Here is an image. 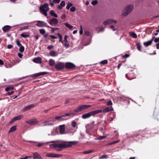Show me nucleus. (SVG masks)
<instances>
[{"instance_id": "obj_22", "label": "nucleus", "mask_w": 159, "mask_h": 159, "mask_svg": "<svg viewBox=\"0 0 159 159\" xmlns=\"http://www.w3.org/2000/svg\"><path fill=\"white\" fill-rule=\"evenodd\" d=\"M34 159H42L41 156L36 152L33 154Z\"/></svg>"}, {"instance_id": "obj_17", "label": "nucleus", "mask_w": 159, "mask_h": 159, "mask_svg": "<svg viewBox=\"0 0 159 159\" xmlns=\"http://www.w3.org/2000/svg\"><path fill=\"white\" fill-rule=\"evenodd\" d=\"M26 123L30 125H32L38 123V121L37 119H34L32 120H29L27 121Z\"/></svg>"}, {"instance_id": "obj_39", "label": "nucleus", "mask_w": 159, "mask_h": 159, "mask_svg": "<svg viewBox=\"0 0 159 159\" xmlns=\"http://www.w3.org/2000/svg\"><path fill=\"white\" fill-rule=\"evenodd\" d=\"M40 33L42 34H44L45 33V30L44 29H40L39 30Z\"/></svg>"}, {"instance_id": "obj_8", "label": "nucleus", "mask_w": 159, "mask_h": 159, "mask_svg": "<svg viewBox=\"0 0 159 159\" xmlns=\"http://www.w3.org/2000/svg\"><path fill=\"white\" fill-rule=\"evenodd\" d=\"M37 23L36 24V25L39 27H48L47 24L43 21L40 20H38L37 21Z\"/></svg>"}, {"instance_id": "obj_47", "label": "nucleus", "mask_w": 159, "mask_h": 159, "mask_svg": "<svg viewBox=\"0 0 159 159\" xmlns=\"http://www.w3.org/2000/svg\"><path fill=\"white\" fill-rule=\"evenodd\" d=\"M29 28V27L28 26H24V27H22L20 29V30H25V29H28Z\"/></svg>"}, {"instance_id": "obj_29", "label": "nucleus", "mask_w": 159, "mask_h": 159, "mask_svg": "<svg viewBox=\"0 0 159 159\" xmlns=\"http://www.w3.org/2000/svg\"><path fill=\"white\" fill-rule=\"evenodd\" d=\"M16 129V126H12L10 129V130L9 131V132H13Z\"/></svg>"}, {"instance_id": "obj_58", "label": "nucleus", "mask_w": 159, "mask_h": 159, "mask_svg": "<svg viewBox=\"0 0 159 159\" xmlns=\"http://www.w3.org/2000/svg\"><path fill=\"white\" fill-rule=\"evenodd\" d=\"M18 57L20 58H22L23 57V55L20 53H18Z\"/></svg>"}, {"instance_id": "obj_23", "label": "nucleus", "mask_w": 159, "mask_h": 159, "mask_svg": "<svg viewBox=\"0 0 159 159\" xmlns=\"http://www.w3.org/2000/svg\"><path fill=\"white\" fill-rule=\"evenodd\" d=\"M11 28V26L9 25H6L2 28V30L4 32H7Z\"/></svg>"}, {"instance_id": "obj_52", "label": "nucleus", "mask_w": 159, "mask_h": 159, "mask_svg": "<svg viewBox=\"0 0 159 159\" xmlns=\"http://www.w3.org/2000/svg\"><path fill=\"white\" fill-rule=\"evenodd\" d=\"M110 28L112 29H113V31H114L116 30V28L114 27V26L113 25H111L110 26Z\"/></svg>"}, {"instance_id": "obj_2", "label": "nucleus", "mask_w": 159, "mask_h": 159, "mask_svg": "<svg viewBox=\"0 0 159 159\" xmlns=\"http://www.w3.org/2000/svg\"><path fill=\"white\" fill-rule=\"evenodd\" d=\"M90 105H82L77 107L74 110V111L76 113L81 112L83 111L86 110L91 107Z\"/></svg>"}, {"instance_id": "obj_26", "label": "nucleus", "mask_w": 159, "mask_h": 159, "mask_svg": "<svg viewBox=\"0 0 159 159\" xmlns=\"http://www.w3.org/2000/svg\"><path fill=\"white\" fill-rule=\"evenodd\" d=\"M130 35L134 38L136 39L137 37L136 34L134 32H130Z\"/></svg>"}, {"instance_id": "obj_32", "label": "nucleus", "mask_w": 159, "mask_h": 159, "mask_svg": "<svg viewBox=\"0 0 159 159\" xmlns=\"http://www.w3.org/2000/svg\"><path fill=\"white\" fill-rule=\"evenodd\" d=\"M107 63H108V61L106 60L102 61L100 62V64H102V65H103L107 64Z\"/></svg>"}, {"instance_id": "obj_46", "label": "nucleus", "mask_w": 159, "mask_h": 159, "mask_svg": "<svg viewBox=\"0 0 159 159\" xmlns=\"http://www.w3.org/2000/svg\"><path fill=\"white\" fill-rule=\"evenodd\" d=\"M76 10V8L75 7H72L70 9V11L71 12H74Z\"/></svg>"}, {"instance_id": "obj_21", "label": "nucleus", "mask_w": 159, "mask_h": 159, "mask_svg": "<svg viewBox=\"0 0 159 159\" xmlns=\"http://www.w3.org/2000/svg\"><path fill=\"white\" fill-rule=\"evenodd\" d=\"M33 61L37 63H42V59L40 57L35 58L33 59Z\"/></svg>"}, {"instance_id": "obj_50", "label": "nucleus", "mask_w": 159, "mask_h": 159, "mask_svg": "<svg viewBox=\"0 0 159 159\" xmlns=\"http://www.w3.org/2000/svg\"><path fill=\"white\" fill-rule=\"evenodd\" d=\"M79 33L80 34H82L83 33V28L82 25H80V30Z\"/></svg>"}, {"instance_id": "obj_24", "label": "nucleus", "mask_w": 159, "mask_h": 159, "mask_svg": "<svg viewBox=\"0 0 159 159\" xmlns=\"http://www.w3.org/2000/svg\"><path fill=\"white\" fill-rule=\"evenodd\" d=\"M14 89V87L13 86L10 85L5 88V91H6V92H8L10 90H13Z\"/></svg>"}, {"instance_id": "obj_36", "label": "nucleus", "mask_w": 159, "mask_h": 159, "mask_svg": "<svg viewBox=\"0 0 159 159\" xmlns=\"http://www.w3.org/2000/svg\"><path fill=\"white\" fill-rule=\"evenodd\" d=\"M73 6V4L71 3L68 2L67 5L66 6V8L67 9H69L70 7Z\"/></svg>"}, {"instance_id": "obj_31", "label": "nucleus", "mask_w": 159, "mask_h": 159, "mask_svg": "<svg viewBox=\"0 0 159 159\" xmlns=\"http://www.w3.org/2000/svg\"><path fill=\"white\" fill-rule=\"evenodd\" d=\"M65 25L66 27L69 28L70 29H71L73 28V26L72 25H70L68 22L65 23Z\"/></svg>"}, {"instance_id": "obj_10", "label": "nucleus", "mask_w": 159, "mask_h": 159, "mask_svg": "<svg viewBox=\"0 0 159 159\" xmlns=\"http://www.w3.org/2000/svg\"><path fill=\"white\" fill-rule=\"evenodd\" d=\"M58 21L57 19L55 18H53L51 19L48 21V23L51 25H56L58 23Z\"/></svg>"}, {"instance_id": "obj_44", "label": "nucleus", "mask_w": 159, "mask_h": 159, "mask_svg": "<svg viewBox=\"0 0 159 159\" xmlns=\"http://www.w3.org/2000/svg\"><path fill=\"white\" fill-rule=\"evenodd\" d=\"M60 5L62 7L65 6V2L64 1H62L61 2Z\"/></svg>"}, {"instance_id": "obj_19", "label": "nucleus", "mask_w": 159, "mask_h": 159, "mask_svg": "<svg viewBox=\"0 0 159 159\" xmlns=\"http://www.w3.org/2000/svg\"><path fill=\"white\" fill-rule=\"evenodd\" d=\"M155 36H153L151 40H150L148 41H147L146 42H144L143 43L144 45L146 46L147 47L149 45L151 44H152V41H153V39H154L155 38Z\"/></svg>"}, {"instance_id": "obj_11", "label": "nucleus", "mask_w": 159, "mask_h": 159, "mask_svg": "<svg viewBox=\"0 0 159 159\" xmlns=\"http://www.w3.org/2000/svg\"><path fill=\"white\" fill-rule=\"evenodd\" d=\"M23 117L24 115H21L14 117L10 121L9 123H11L17 120L21 119V118H23Z\"/></svg>"}, {"instance_id": "obj_15", "label": "nucleus", "mask_w": 159, "mask_h": 159, "mask_svg": "<svg viewBox=\"0 0 159 159\" xmlns=\"http://www.w3.org/2000/svg\"><path fill=\"white\" fill-rule=\"evenodd\" d=\"M35 106V104H31L29 105L26 106L23 109V111H25L28 110H29Z\"/></svg>"}, {"instance_id": "obj_13", "label": "nucleus", "mask_w": 159, "mask_h": 159, "mask_svg": "<svg viewBox=\"0 0 159 159\" xmlns=\"http://www.w3.org/2000/svg\"><path fill=\"white\" fill-rule=\"evenodd\" d=\"M116 21L112 19H108L107 20L103 22V24L105 25H107L109 24L113 23H116Z\"/></svg>"}, {"instance_id": "obj_43", "label": "nucleus", "mask_w": 159, "mask_h": 159, "mask_svg": "<svg viewBox=\"0 0 159 159\" xmlns=\"http://www.w3.org/2000/svg\"><path fill=\"white\" fill-rule=\"evenodd\" d=\"M98 3V1L97 0H95L92 1L91 3L93 5H95L97 4Z\"/></svg>"}, {"instance_id": "obj_3", "label": "nucleus", "mask_w": 159, "mask_h": 159, "mask_svg": "<svg viewBox=\"0 0 159 159\" xmlns=\"http://www.w3.org/2000/svg\"><path fill=\"white\" fill-rule=\"evenodd\" d=\"M133 7L132 5H129L126 7L125 9V12H124L122 15L126 16L128 15L133 10Z\"/></svg>"}, {"instance_id": "obj_55", "label": "nucleus", "mask_w": 159, "mask_h": 159, "mask_svg": "<svg viewBox=\"0 0 159 159\" xmlns=\"http://www.w3.org/2000/svg\"><path fill=\"white\" fill-rule=\"evenodd\" d=\"M84 33H85V34L87 36H89L90 34V32L88 31H85L84 32Z\"/></svg>"}, {"instance_id": "obj_34", "label": "nucleus", "mask_w": 159, "mask_h": 159, "mask_svg": "<svg viewBox=\"0 0 159 159\" xmlns=\"http://www.w3.org/2000/svg\"><path fill=\"white\" fill-rule=\"evenodd\" d=\"M24 47L23 46L21 45V46H20L19 50L20 52H23L24 51Z\"/></svg>"}, {"instance_id": "obj_14", "label": "nucleus", "mask_w": 159, "mask_h": 159, "mask_svg": "<svg viewBox=\"0 0 159 159\" xmlns=\"http://www.w3.org/2000/svg\"><path fill=\"white\" fill-rule=\"evenodd\" d=\"M59 132L61 134H63L65 133V125L63 124V125H60L59 126Z\"/></svg>"}, {"instance_id": "obj_59", "label": "nucleus", "mask_w": 159, "mask_h": 159, "mask_svg": "<svg viewBox=\"0 0 159 159\" xmlns=\"http://www.w3.org/2000/svg\"><path fill=\"white\" fill-rule=\"evenodd\" d=\"M14 93V91H12L11 92H9L7 93V94L8 95H11L13 94V93Z\"/></svg>"}, {"instance_id": "obj_28", "label": "nucleus", "mask_w": 159, "mask_h": 159, "mask_svg": "<svg viewBox=\"0 0 159 159\" xmlns=\"http://www.w3.org/2000/svg\"><path fill=\"white\" fill-rule=\"evenodd\" d=\"M50 14L52 16L55 17H57V15L52 10H51L50 11Z\"/></svg>"}, {"instance_id": "obj_6", "label": "nucleus", "mask_w": 159, "mask_h": 159, "mask_svg": "<svg viewBox=\"0 0 159 159\" xmlns=\"http://www.w3.org/2000/svg\"><path fill=\"white\" fill-rule=\"evenodd\" d=\"M65 67V65L64 63L61 62H59L55 65V68L58 70L63 69Z\"/></svg>"}, {"instance_id": "obj_42", "label": "nucleus", "mask_w": 159, "mask_h": 159, "mask_svg": "<svg viewBox=\"0 0 159 159\" xmlns=\"http://www.w3.org/2000/svg\"><path fill=\"white\" fill-rule=\"evenodd\" d=\"M107 157H108L107 156V155H102V156H101V157H99V159H102L107 158Z\"/></svg>"}, {"instance_id": "obj_7", "label": "nucleus", "mask_w": 159, "mask_h": 159, "mask_svg": "<svg viewBox=\"0 0 159 159\" xmlns=\"http://www.w3.org/2000/svg\"><path fill=\"white\" fill-rule=\"evenodd\" d=\"M65 67L66 69H73L76 67V66L73 63L67 62L65 63Z\"/></svg>"}, {"instance_id": "obj_60", "label": "nucleus", "mask_w": 159, "mask_h": 159, "mask_svg": "<svg viewBox=\"0 0 159 159\" xmlns=\"http://www.w3.org/2000/svg\"><path fill=\"white\" fill-rule=\"evenodd\" d=\"M13 47V46L12 45L9 44L7 46V48L8 49L11 48Z\"/></svg>"}, {"instance_id": "obj_41", "label": "nucleus", "mask_w": 159, "mask_h": 159, "mask_svg": "<svg viewBox=\"0 0 159 159\" xmlns=\"http://www.w3.org/2000/svg\"><path fill=\"white\" fill-rule=\"evenodd\" d=\"M106 136H101L97 138V139L99 140H102L105 138H106Z\"/></svg>"}, {"instance_id": "obj_5", "label": "nucleus", "mask_w": 159, "mask_h": 159, "mask_svg": "<svg viewBox=\"0 0 159 159\" xmlns=\"http://www.w3.org/2000/svg\"><path fill=\"white\" fill-rule=\"evenodd\" d=\"M113 110V108L112 107H107L105 108H103L102 109H100V110H96L97 113L103 112H107Z\"/></svg>"}, {"instance_id": "obj_54", "label": "nucleus", "mask_w": 159, "mask_h": 159, "mask_svg": "<svg viewBox=\"0 0 159 159\" xmlns=\"http://www.w3.org/2000/svg\"><path fill=\"white\" fill-rule=\"evenodd\" d=\"M53 48V46L52 45H50L47 48L48 49L50 50Z\"/></svg>"}, {"instance_id": "obj_49", "label": "nucleus", "mask_w": 159, "mask_h": 159, "mask_svg": "<svg viewBox=\"0 0 159 159\" xmlns=\"http://www.w3.org/2000/svg\"><path fill=\"white\" fill-rule=\"evenodd\" d=\"M120 141L119 140H117V141H115L114 142H112L110 143L109 145H112L114 144H115L116 143H117L119 142Z\"/></svg>"}, {"instance_id": "obj_48", "label": "nucleus", "mask_w": 159, "mask_h": 159, "mask_svg": "<svg viewBox=\"0 0 159 159\" xmlns=\"http://www.w3.org/2000/svg\"><path fill=\"white\" fill-rule=\"evenodd\" d=\"M107 104L108 106L111 105L112 104V102L111 100H110L107 102Z\"/></svg>"}, {"instance_id": "obj_25", "label": "nucleus", "mask_w": 159, "mask_h": 159, "mask_svg": "<svg viewBox=\"0 0 159 159\" xmlns=\"http://www.w3.org/2000/svg\"><path fill=\"white\" fill-rule=\"evenodd\" d=\"M49 53L50 56L52 57H55L57 56L56 52L54 50L51 51Z\"/></svg>"}, {"instance_id": "obj_12", "label": "nucleus", "mask_w": 159, "mask_h": 159, "mask_svg": "<svg viewBox=\"0 0 159 159\" xmlns=\"http://www.w3.org/2000/svg\"><path fill=\"white\" fill-rule=\"evenodd\" d=\"M40 10L41 11L46 10L48 11L49 10L48 4L47 3H44L43 5L40 7Z\"/></svg>"}, {"instance_id": "obj_33", "label": "nucleus", "mask_w": 159, "mask_h": 159, "mask_svg": "<svg viewBox=\"0 0 159 159\" xmlns=\"http://www.w3.org/2000/svg\"><path fill=\"white\" fill-rule=\"evenodd\" d=\"M20 36L23 38H26L30 37L29 35L25 34L24 33H22L20 34Z\"/></svg>"}, {"instance_id": "obj_57", "label": "nucleus", "mask_w": 159, "mask_h": 159, "mask_svg": "<svg viewBox=\"0 0 159 159\" xmlns=\"http://www.w3.org/2000/svg\"><path fill=\"white\" fill-rule=\"evenodd\" d=\"M54 125V124L53 123H47V124H45L44 125L49 126V125Z\"/></svg>"}, {"instance_id": "obj_56", "label": "nucleus", "mask_w": 159, "mask_h": 159, "mask_svg": "<svg viewBox=\"0 0 159 159\" xmlns=\"http://www.w3.org/2000/svg\"><path fill=\"white\" fill-rule=\"evenodd\" d=\"M49 37H50L52 39H55L57 38V37L54 35H49Z\"/></svg>"}, {"instance_id": "obj_16", "label": "nucleus", "mask_w": 159, "mask_h": 159, "mask_svg": "<svg viewBox=\"0 0 159 159\" xmlns=\"http://www.w3.org/2000/svg\"><path fill=\"white\" fill-rule=\"evenodd\" d=\"M47 74L48 73L46 72H40V73H37L33 75H32V77L33 78H36L40 75H44Z\"/></svg>"}, {"instance_id": "obj_18", "label": "nucleus", "mask_w": 159, "mask_h": 159, "mask_svg": "<svg viewBox=\"0 0 159 159\" xmlns=\"http://www.w3.org/2000/svg\"><path fill=\"white\" fill-rule=\"evenodd\" d=\"M68 36L67 35H65L64 37V41L66 42L64 44V46L66 48H68L69 47V44L68 43V41L67 40V38L68 37Z\"/></svg>"}, {"instance_id": "obj_64", "label": "nucleus", "mask_w": 159, "mask_h": 159, "mask_svg": "<svg viewBox=\"0 0 159 159\" xmlns=\"http://www.w3.org/2000/svg\"><path fill=\"white\" fill-rule=\"evenodd\" d=\"M43 145V143H39L38 145L37 146L39 147L42 146Z\"/></svg>"}, {"instance_id": "obj_27", "label": "nucleus", "mask_w": 159, "mask_h": 159, "mask_svg": "<svg viewBox=\"0 0 159 159\" xmlns=\"http://www.w3.org/2000/svg\"><path fill=\"white\" fill-rule=\"evenodd\" d=\"M55 63V61L52 59L50 60L49 61V65L52 66H53Z\"/></svg>"}, {"instance_id": "obj_62", "label": "nucleus", "mask_w": 159, "mask_h": 159, "mask_svg": "<svg viewBox=\"0 0 159 159\" xmlns=\"http://www.w3.org/2000/svg\"><path fill=\"white\" fill-rule=\"evenodd\" d=\"M60 0H53V2L58 3L60 2Z\"/></svg>"}, {"instance_id": "obj_63", "label": "nucleus", "mask_w": 159, "mask_h": 159, "mask_svg": "<svg viewBox=\"0 0 159 159\" xmlns=\"http://www.w3.org/2000/svg\"><path fill=\"white\" fill-rule=\"evenodd\" d=\"M129 56V55L128 54H125L123 56V57L125 58H127Z\"/></svg>"}, {"instance_id": "obj_30", "label": "nucleus", "mask_w": 159, "mask_h": 159, "mask_svg": "<svg viewBox=\"0 0 159 159\" xmlns=\"http://www.w3.org/2000/svg\"><path fill=\"white\" fill-rule=\"evenodd\" d=\"M57 35L59 37V42H61L62 43H63V41L62 40V35L60 33H58Z\"/></svg>"}, {"instance_id": "obj_51", "label": "nucleus", "mask_w": 159, "mask_h": 159, "mask_svg": "<svg viewBox=\"0 0 159 159\" xmlns=\"http://www.w3.org/2000/svg\"><path fill=\"white\" fill-rule=\"evenodd\" d=\"M42 11L43 14L45 16H46L47 15V11H47L46 10L44 11Z\"/></svg>"}, {"instance_id": "obj_45", "label": "nucleus", "mask_w": 159, "mask_h": 159, "mask_svg": "<svg viewBox=\"0 0 159 159\" xmlns=\"http://www.w3.org/2000/svg\"><path fill=\"white\" fill-rule=\"evenodd\" d=\"M74 113H68L65 114V115H63L62 116H63V117L65 116H69L71 115H74Z\"/></svg>"}, {"instance_id": "obj_40", "label": "nucleus", "mask_w": 159, "mask_h": 159, "mask_svg": "<svg viewBox=\"0 0 159 159\" xmlns=\"http://www.w3.org/2000/svg\"><path fill=\"white\" fill-rule=\"evenodd\" d=\"M16 43L17 45L19 47H20L22 45L21 43H20V40L19 39H18L16 40Z\"/></svg>"}, {"instance_id": "obj_1", "label": "nucleus", "mask_w": 159, "mask_h": 159, "mask_svg": "<svg viewBox=\"0 0 159 159\" xmlns=\"http://www.w3.org/2000/svg\"><path fill=\"white\" fill-rule=\"evenodd\" d=\"M77 142L70 141L68 143H53L50 145L51 148H56V150L60 151L63 148L71 147L72 145L75 144Z\"/></svg>"}, {"instance_id": "obj_35", "label": "nucleus", "mask_w": 159, "mask_h": 159, "mask_svg": "<svg viewBox=\"0 0 159 159\" xmlns=\"http://www.w3.org/2000/svg\"><path fill=\"white\" fill-rule=\"evenodd\" d=\"M137 49L139 51H141V47L140 43H136Z\"/></svg>"}, {"instance_id": "obj_38", "label": "nucleus", "mask_w": 159, "mask_h": 159, "mask_svg": "<svg viewBox=\"0 0 159 159\" xmlns=\"http://www.w3.org/2000/svg\"><path fill=\"white\" fill-rule=\"evenodd\" d=\"M76 125V123L74 120L71 123V126L73 128L75 127Z\"/></svg>"}, {"instance_id": "obj_4", "label": "nucleus", "mask_w": 159, "mask_h": 159, "mask_svg": "<svg viewBox=\"0 0 159 159\" xmlns=\"http://www.w3.org/2000/svg\"><path fill=\"white\" fill-rule=\"evenodd\" d=\"M96 114H97V113L96 110L83 114L82 115V117L84 119H85L90 117L92 116H94Z\"/></svg>"}, {"instance_id": "obj_53", "label": "nucleus", "mask_w": 159, "mask_h": 159, "mask_svg": "<svg viewBox=\"0 0 159 159\" xmlns=\"http://www.w3.org/2000/svg\"><path fill=\"white\" fill-rule=\"evenodd\" d=\"M154 41L156 43L159 42V37L155 38L154 40Z\"/></svg>"}, {"instance_id": "obj_9", "label": "nucleus", "mask_w": 159, "mask_h": 159, "mask_svg": "<svg viewBox=\"0 0 159 159\" xmlns=\"http://www.w3.org/2000/svg\"><path fill=\"white\" fill-rule=\"evenodd\" d=\"M46 156L48 157H59L61 156L62 155L53 153H48Z\"/></svg>"}, {"instance_id": "obj_61", "label": "nucleus", "mask_w": 159, "mask_h": 159, "mask_svg": "<svg viewBox=\"0 0 159 159\" xmlns=\"http://www.w3.org/2000/svg\"><path fill=\"white\" fill-rule=\"evenodd\" d=\"M29 157H32L30 156H25V157L23 158H20V159H28V158Z\"/></svg>"}, {"instance_id": "obj_37", "label": "nucleus", "mask_w": 159, "mask_h": 159, "mask_svg": "<svg viewBox=\"0 0 159 159\" xmlns=\"http://www.w3.org/2000/svg\"><path fill=\"white\" fill-rule=\"evenodd\" d=\"M93 152V151L92 150H88L87 151H84L83 153L84 154H86L92 152Z\"/></svg>"}, {"instance_id": "obj_20", "label": "nucleus", "mask_w": 159, "mask_h": 159, "mask_svg": "<svg viewBox=\"0 0 159 159\" xmlns=\"http://www.w3.org/2000/svg\"><path fill=\"white\" fill-rule=\"evenodd\" d=\"M63 117V116H56L55 118V120L53 119L52 120H50V121H55L56 120H57L59 121H61L63 120H65L66 119L64 118H62Z\"/></svg>"}]
</instances>
